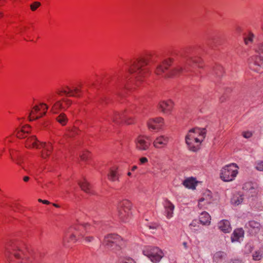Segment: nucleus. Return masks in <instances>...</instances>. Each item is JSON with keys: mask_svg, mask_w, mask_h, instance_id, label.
<instances>
[{"mask_svg": "<svg viewBox=\"0 0 263 263\" xmlns=\"http://www.w3.org/2000/svg\"><path fill=\"white\" fill-rule=\"evenodd\" d=\"M218 229L224 233H229L232 230L230 222L226 219L220 220L217 224Z\"/></svg>", "mask_w": 263, "mask_h": 263, "instance_id": "21", "label": "nucleus"}, {"mask_svg": "<svg viewBox=\"0 0 263 263\" xmlns=\"http://www.w3.org/2000/svg\"><path fill=\"white\" fill-rule=\"evenodd\" d=\"M213 201L212 193L209 190L206 191L202 197L199 200L198 206L200 208L208 209Z\"/></svg>", "mask_w": 263, "mask_h": 263, "instance_id": "12", "label": "nucleus"}, {"mask_svg": "<svg viewBox=\"0 0 263 263\" xmlns=\"http://www.w3.org/2000/svg\"><path fill=\"white\" fill-rule=\"evenodd\" d=\"M183 69L181 66H177L174 68L171 71L165 74V77H175L181 74L183 72Z\"/></svg>", "mask_w": 263, "mask_h": 263, "instance_id": "26", "label": "nucleus"}, {"mask_svg": "<svg viewBox=\"0 0 263 263\" xmlns=\"http://www.w3.org/2000/svg\"><path fill=\"white\" fill-rule=\"evenodd\" d=\"M140 163L142 164L145 163L148 161V159L146 157H142L140 159Z\"/></svg>", "mask_w": 263, "mask_h": 263, "instance_id": "44", "label": "nucleus"}, {"mask_svg": "<svg viewBox=\"0 0 263 263\" xmlns=\"http://www.w3.org/2000/svg\"><path fill=\"white\" fill-rule=\"evenodd\" d=\"M53 205L55 207H59V206L56 204H53Z\"/></svg>", "mask_w": 263, "mask_h": 263, "instance_id": "57", "label": "nucleus"}, {"mask_svg": "<svg viewBox=\"0 0 263 263\" xmlns=\"http://www.w3.org/2000/svg\"><path fill=\"white\" fill-rule=\"evenodd\" d=\"M157 227L155 225H154V226H149V229H153V230H155L156 229Z\"/></svg>", "mask_w": 263, "mask_h": 263, "instance_id": "49", "label": "nucleus"}, {"mask_svg": "<svg viewBox=\"0 0 263 263\" xmlns=\"http://www.w3.org/2000/svg\"><path fill=\"white\" fill-rule=\"evenodd\" d=\"M110 118L112 122L115 123H118V119H122L124 117L122 116V115L118 112H115L113 115L110 116Z\"/></svg>", "mask_w": 263, "mask_h": 263, "instance_id": "34", "label": "nucleus"}, {"mask_svg": "<svg viewBox=\"0 0 263 263\" xmlns=\"http://www.w3.org/2000/svg\"><path fill=\"white\" fill-rule=\"evenodd\" d=\"M255 168L259 171H263V161L258 160L255 163Z\"/></svg>", "mask_w": 263, "mask_h": 263, "instance_id": "37", "label": "nucleus"}, {"mask_svg": "<svg viewBox=\"0 0 263 263\" xmlns=\"http://www.w3.org/2000/svg\"><path fill=\"white\" fill-rule=\"evenodd\" d=\"M154 62V58L153 54H148L135 61L130 69V72L137 81L142 82L148 75V70L146 66Z\"/></svg>", "mask_w": 263, "mask_h": 263, "instance_id": "1", "label": "nucleus"}, {"mask_svg": "<svg viewBox=\"0 0 263 263\" xmlns=\"http://www.w3.org/2000/svg\"><path fill=\"white\" fill-rule=\"evenodd\" d=\"M26 146L27 147H35L36 148H42L43 149L41 155L43 158H47L50 154L52 148L50 143L39 142L34 136L30 137L27 139Z\"/></svg>", "mask_w": 263, "mask_h": 263, "instance_id": "4", "label": "nucleus"}, {"mask_svg": "<svg viewBox=\"0 0 263 263\" xmlns=\"http://www.w3.org/2000/svg\"><path fill=\"white\" fill-rule=\"evenodd\" d=\"M229 263H242L241 261L238 259L231 261Z\"/></svg>", "mask_w": 263, "mask_h": 263, "instance_id": "47", "label": "nucleus"}, {"mask_svg": "<svg viewBox=\"0 0 263 263\" xmlns=\"http://www.w3.org/2000/svg\"><path fill=\"white\" fill-rule=\"evenodd\" d=\"M88 152H84L83 154L81 155V158L82 160H85L87 159L88 157Z\"/></svg>", "mask_w": 263, "mask_h": 263, "instance_id": "43", "label": "nucleus"}, {"mask_svg": "<svg viewBox=\"0 0 263 263\" xmlns=\"http://www.w3.org/2000/svg\"><path fill=\"white\" fill-rule=\"evenodd\" d=\"M38 201H39V202H42V203H43V200H42V199H38Z\"/></svg>", "mask_w": 263, "mask_h": 263, "instance_id": "53", "label": "nucleus"}, {"mask_svg": "<svg viewBox=\"0 0 263 263\" xmlns=\"http://www.w3.org/2000/svg\"><path fill=\"white\" fill-rule=\"evenodd\" d=\"M23 180L24 181L27 182L29 180V178L28 176H25L24 177Z\"/></svg>", "mask_w": 263, "mask_h": 263, "instance_id": "51", "label": "nucleus"}, {"mask_svg": "<svg viewBox=\"0 0 263 263\" xmlns=\"http://www.w3.org/2000/svg\"><path fill=\"white\" fill-rule=\"evenodd\" d=\"M255 36L252 33H249L248 35L245 38V43L247 45L252 44Z\"/></svg>", "mask_w": 263, "mask_h": 263, "instance_id": "35", "label": "nucleus"}, {"mask_svg": "<svg viewBox=\"0 0 263 263\" xmlns=\"http://www.w3.org/2000/svg\"><path fill=\"white\" fill-rule=\"evenodd\" d=\"M248 226L250 228L252 229V231H253L254 233H257L260 230V223L255 221H249L248 223Z\"/></svg>", "mask_w": 263, "mask_h": 263, "instance_id": "30", "label": "nucleus"}, {"mask_svg": "<svg viewBox=\"0 0 263 263\" xmlns=\"http://www.w3.org/2000/svg\"><path fill=\"white\" fill-rule=\"evenodd\" d=\"M119 175L116 171L111 170L108 175V179L111 181H116L118 180Z\"/></svg>", "mask_w": 263, "mask_h": 263, "instance_id": "32", "label": "nucleus"}, {"mask_svg": "<svg viewBox=\"0 0 263 263\" xmlns=\"http://www.w3.org/2000/svg\"><path fill=\"white\" fill-rule=\"evenodd\" d=\"M77 129L76 128H74L70 132V134H69V136L71 137L73 135V134H77Z\"/></svg>", "mask_w": 263, "mask_h": 263, "instance_id": "45", "label": "nucleus"}, {"mask_svg": "<svg viewBox=\"0 0 263 263\" xmlns=\"http://www.w3.org/2000/svg\"><path fill=\"white\" fill-rule=\"evenodd\" d=\"M122 263H136V262L130 257H126L122 260Z\"/></svg>", "mask_w": 263, "mask_h": 263, "instance_id": "41", "label": "nucleus"}, {"mask_svg": "<svg viewBox=\"0 0 263 263\" xmlns=\"http://www.w3.org/2000/svg\"><path fill=\"white\" fill-rule=\"evenodd\" d=\"M123 241L121 237L117 234H111L106 236L103 242L107 249L118 250L123 245Z\"/></svg>", "mask_w": 263, "mask_h": 263, "instance_id": "6", "label": "nucleus"}, {"mask_svg": "<svg viewBox=\"0 0 263 263\" xmlns=\"http://www.w3.org/2000/svg\"><path fill=\"white\" fill-rule=\"evenodd\" d=\"M164 209V214L167 219H170L173 216L174 205L168 200L166 199L163 203Z\"/></svg>", "mask_w": 263, "mask_h": 263, "instance_id": "17", "label": "nucleus"}, {"mask_svg": "<svg viewBox=\"0 0 263 263\" xmlns=\"http://www.w3.org/2000/svg\"><path fill=\"white\" fill-rule=\"evenodd\" d=\"M201 60L200 58L194 57L191 58L189 61L187 62V64L189 65H197L199 64L201 62Z\"/></svg>", "mask_w": 263, "mask_h": 263, "instance_id": "36", "label": "nucleus"}, {"mask_svg": "<svg viewBox=\"0 0 263 263\" xmlns=\"http://www.w3.org/2000/svg\"><path fill=\"white\" fill-rule=\"evenodd\" d=\"M173 59L168 58L164 60L162 63L158 64L156 66L155 73L157 75H162L171 66Z\"/></svg>", "mask_w": 263, "mask_h": 263, "instance_id": "15", "label": "nucleus"}, {"mask_svg": "<svg viewBox=\"0 0 263 263\" xmlns=\"http://www.w3.org/2000/svg\"><path fill=\"white\" fill-rule=\"evenodd\" d=\"M84 231L86 232L87 230L83 225L75 226L71 228L66 234L65 237L63 238V242L64 245H66V239L68 238H69L70 241L76 242L81 238V237H83V232Z\"/></svg>", "mask_w": 263, "mask_h": 263, "instance_id": "8", "label": "nucleus"}, {"mask_svg": "<svg viewBox=\"0 0 263 263\" xmlns=\"http://www.w3.org/2000/svg\"><path fill=\"white\" fill-rule=\"evenodd\" d=\"M246 248H248L249 252H251L252 250V248L251 245H247L246 246Z\"/></svg>", "mask_w": 263, "mask_h": 263, "instance_id": "46", "label": "nucleus"}, {"mask_svg": "<svg viewBox=\"0 0 263 263\" xmlns=\"http://www.w3.org/2000/svg\"><path fill=\"white\" fill-rule=\"evenodd\" d=\"M131 174H131V173H130V172H128V173H127V175H128V176H131Z\"/></svg>", "mask_w": 263, "mask_h": 263, "instance_id": "56", "label": "nucleus"}, {"mask_svg": "<svg viewBox=\"0 0 263 263\" xmlns=\"http://www.w3.org/2000/svg\"><path fill=\"white\" fill-rule=\"evenodd\" d=\"M80 91V89L77 88H75L73 89H71L68 86H67L65 89H63L58 92L59 95H61V92L64 93L67 96L71 97H78L79 96V93Z\"/></svg>", "mask_w": 263, "mask_h": 263, "instance_id": "22", "label": "nucleus"}, {"mask_svg": "<svg viewBox=\"0 0 263 263\" xmlns=\"http://www.w3.org/2000/svg\"><path fill=\"white\" fill-rule=\"evenodd\" d=\"M163 124V119L162 118H157L151 119L147 122V126L149 129L159 130Z\"/></svg>", "mask_w": 263, "mask_h": 263, "instance_id": "19", "label": "nucleus"}, {"mask_svg": "<svg viewBox=\"0 0 263 263\" xmlns=\"http://www.w3.org/2000/svg\"><path fill=\"white\" fill-rule=\"evenodd\" d=\"M126 123H127V124H131V123H132V122H129V121H126Z\"/></svg>", "mask_w": 263, "mask_h": 263, "instance_id": "58", "label": "nucleus"}, {"mask_svg": "<svg viewBox=\"0 0 263 263\" xmlns=\"http://www.w3.org/2000/svg\"><path fill=\"white\" fill-rule=\"evenodd\" d=\"M244 237V231L242 228L235 229L232 233L231 237L232 242H240Z\"/></svg>", "mask_w": 263, "mask_h": 263, "instance_id": "20", "label": "nucleus"}, {"mask_svg": "<svg viewBox=\"0 0 263 263\" xmlns=\"http://www.w3.org/2000/svg\"><path fill=\"white\" fill-rule=\"evenodd\" d=\"M169 141L168 137L164 135L158 136L153 141V146L158 149L165 147Z\"/></svg>", "mask_w": 263, "mask_h": 263, "instance_id": "16", "label": "nucleus"}, {"mask_svg": "<svg viewBox=\"0 0 263 263\" xmlns=\"http://www.w3.org/2000/svg\"><path fill=\"white\" fill-rule=\"evenodd\" d=\"M173 107V102L171 100L161 101L158 105V108L165 114H169Z\"/></svg>", "mask_w": 263, "mask_h": 263, "instance_id": "18", "label": "nucleus"}, {"mask_svg": "<svg viewBox=\"0 0 263 263\" xmlns=\"http://www.w3.org/2000/svg\"><path fill=\"white\" fill-rule=\"evenodd\" d=\"M119 218L124 222H127L132 217L131 203L126 200L120 202L118 205Z\"/></svg>", "mask_w": 263, "mask_h": 263, "instance_id": "5", "label": "nucleus"}, {"mask_svg": "<svg viewBox=\"0 0 263 263\" xmlns=\"http://www.w3.org/2000/svg\"><path fill=\"white\" fill-rule=\"evenodd\" d=\"M227 254L223 251H217L213 256V261L215 263H221L226 257Z\"/></svg>", "mask_w": 263, "mask_h": 263, "instance_id": "24", "label": "nucleus"}, {"mask_svg": "<svg viewBox=\"0 0 263 263\" xmlns=\"http://www.w3.org/2000/svg\"><path fill=\"white\" fill-rule=\"evenodd\" d=\"M62 101L65 102L66 107L63 105L62 101H57L52 106L51 111L54 114H57L59 113L60 110L66 109V108L68 107L71 104V101L68 99H63Z\"/></svg>", "mask_w": 263, "mask_h": 263, "instance_id": "14", "label": "nucleus"}, {"mask_svg": "<svg viewBox=\"0 0 263 263\" xmlns=\"http://www.w3.org/2000/svg\"><path fill=\"white\" fill-rule=\"evenodd\" d=\"M40 5V2H35L30 5V8L32 11H35Z\"/></svg>", "mask_w": 263, "mask_h": 263, "instance_id": "40", "label": "nucleus"}, {"mask_svg": "<svg viewBox=\"0 0 263 263\" xmlns=\"http://www.w3.org/2000/svg\"><path fill=\"white\" fill-rule=\"evenodd\" d=\"M220 99L221 102H223L225 99L221 98Z\"/></svg>", "mask_w": 263, "mask_h": 263, "instance_id": "55", "label": "nucleus"}, {"mask_svg": "<svg viewBox=\"0 0 263 263\" xmlns=\"http://www.w3.org/2000/svg\"><path fill=\"white\" fill-rule=\"evenodd\" d=\"M56 120L62 125L64 126L68 121V118L64 113H61L57 118Z\"/></svg>", "mask_w": 263, "mask_h": 263, "instance_id": "29", "label": "nucleus"}, {"mask_svg": "<svg viewBox=\"0 0 263 263\" xmlns=\"http://www.w3.org/2000/svg\"><path fill=\"white\" fill-rule=\"evenodd\" d=\"M2 13H0V17L2 16Z\"/></svg>", "mask_w": 263, "mask_h": 263, "instance_id": "60", "label": "nucleus"}, {"mask_svg": "<svg viewBox=\"0 0 263 263\" xmlns=\"http://www.w3.org/2000/svg\"><path fill=\"white\" fill-rule=\"evenodd\" d=\"M29 126H25L22 127V128L20 130L17 129L16 131V136L20 138H24L26 137V135H27L29 133Z\"/></svg>", "mask_w": 263, "mask_h": 263, "instance_id": "28", "label": "nucleus"}, {"mask_svg": "<svg viewBox=\"0 0 263 263\" xmlns=\"http://www.w3.org/2000/svg\"><path fill=\"white\" fill-rule=\"evenodd\" d=\"M137 166H136V165L133 166L132 168V171H134L135 170H136L137 169Z\"/></svg>", "mask_w": 263, "mask_h": 263, "instance_id": "52", "label": "nucleus"}, {"mask_svg": "<svg viewBox=\"0 0 263 263\" xmlns=\"http://www.w3.org/2000/svg\"><path fill=\"white\" fill-rule=\"evenodd\" d=\"M146 139V138L143 136H139L135 139V146L138 150L145 151L148 149L151 143L147 141Z\"/></svg>", "mask_w": 263, "mask_h": 263, "instance_id": "13", "label": "nucleus"}, {"mask_svg": "<svg viewBox=\"0 0 263 263\" xmlns=\"http://www.w3.org/2000/svg\"><path fill=\"white\" fill-rule=\"evenodd\" d=\"M48 108V106L45 103H41L40 106H34L29 115L30 120L38 119L45 115Z\"/></svg>", "mask_w": 263, "mask_h": 263, "instance_id": "10", "label": "nucleus"}, {"mask_svg": "<svg viewBox=\"0 0 263 263\" xmlns=\"http://www.w3.org/2000/svg\"><path fill=\"white\" fill-rule=\"evenodd\" d=\"M252 135V134L250 132H246L243 133V136L245 138H250Z\"/></svg>", "mask_w": 263, "mask_h": 263, "instance_id": "42", "label": "nucleus"}, {"mask_svg": "<svg viewBox=\"0 0 263 263\" xmlns=\"http://www.w3.org/2000/svg\"><path fill=\"white\" fill-rule=\"evenodd\" d=\"M255 50L257 53L263 55V42L259 44L255 48Z\"/></svg>", "mask_w": 263, "mask_h": 263, "instance_id": "38", "label": "nucleus"}, {"mask_svg": "<svg viewBox=\"0 0 263 263\" xmlns=\"http://www.w3.org/2000/svg\"><path fill=\"white\" fill-rule=\"evenodd\" d=\"M205 135V128H194L190 130L185 137V142L189 149L193 152L197 151Z\"/></svg>", "mask_w": 263, "mask_h": 263, "instance_id": "2", "label": "nucleus"}, {"mask_svg": "<svg viewBox=\"0 0 263 263\" xmlns=\"http://www.w3.org/2000/svg\"><path fill=\"white\" fill-rule=\"evenodd\" d=\"M199 221L203 225H209L211 223V216L206 212H203L199 216Z\"/></svg>", "mask_w": 263, "mask_h": 263, "instance_id": "25", "label": "nucleus"}, {"mask_svg": "<svg viewBox=\"0 0 263 263\" xmlns=\"http://www.w3.org/2000/svg\"><path fill=\"white\" fill-rule=\"evenodd\" d=\"M253 260H260L263 257V248H260L256 251L252 255Z\"/></svg>", "mask_w": 263, "mask_h": 263, "instance_id": "31", "label": "nucleus"}, {"mask_svg": "<svg viewBox=\"0 0 263 263\" xmlns=\"http://www.w3.org/2000/svg\"><path fill=\"white\" fill-rule=\"evenodd\" d=\"M43 203L46 204H50V202L46 200H43Z\"/></svg>", "mask_w": 263, "mask_h": 263, "instance_id": "50", "label": "nucleus"}, {"mask_svg": "<svg viewBox=\"0 0 263 263\" xmlns=\"http://www.w3.org/2000/svg\"><path fill=\"white\" fill-rule=\"evenodd\" d=\"M183 184L188 189H194L196 185V182L194 178H189L183 181Z\"/></svg>", "mask_w": 263, "mask_h": 263, "instance_id": "27", "label": "nucleus"}, {"mask_svg": "<svg viewBox=\"0 0 263 263\" xmlns=\"http://www.w3.org/2000/svg\"><path fill=\"white\" fill-rule=\"evenodd\" d=\"M53 96H49L47 97V100L50 102H51V100L52 99Z\"/></svg>", "mask_w": 263, "mask_h": 263, "instance_id": "48", "label": "nucleus"}, {"mask_svg": "<svg viewBox=\"0 0 263 263\" xmlns=\"http://www.w3.org/2000/svg\"><path fill=\"white\" fill-rule=\"evenodd\" d=\"M6 251V256L10 263H29L24 251L21 249L17 243H11L7 247Z\"/></svg>", "mask_w": 263, "mask_h": 263, "instance_id": "3", "label": "nucleus"}, {"mask_svg": "<svg viewBox=\"0 0 263 263\" xmlns=\"http://www.w3.org/2000/svg\"><path fill=\"white\" fill-rule=\"evenodd\" d=\"M251 69L257 72L263 71V55L259 54L253 59V62L249 64Z\"/></svg>", "mask_w": 263, "mask_h": 263, "instance_id": "11", "label": "nucleus"}, {"mask_svg": "<svg viewBox=\"0 0 263 263\" xmlns=\"http://www.w3.org/2000/svg\"><path fill=\"white\" fill-rule=\"evenodd\" d=\"M261 28L262 31H263V21H262V25L261 26Z\"/></svg>", "mask_w": 263, "mask_h": 263, "instance_id": "54", "label": "nucleus"}, {"mask_svg": "<svg viewBox=\"0 0 263 263\" xmlns=\"http://www.w3.org/2000/svg\"><path fill=\"white\" fill-rule=\"evenodd\" d=\"M78 184L82 190L88 194L92 193L91 191V186L85 178L83 180L79 181Z\"/></svg>", "mask_w": 263, "mask_h": 263, "instance_id": "23", "label": "nucleus"}, {"mask_svg": "<svg viewBox=\"0 0 263 263\" xmlns=\"http://www.w3.org/2000/svg\"><path fill=\"white\" fill-rule=\"evenodd\" d=\"M85 227V228L86 229V230H87V226H88V225L87 224H86L85 226H84ZM84 232H85V231H84ZM87 232V231H86V232ZM84 232H83V237H81V238L83 237L85 240V241L86 242H90L91 241H92L93 240H94V237H92V236H84Z\"/></svg>", "mask_w": 263, "mask_h": 263, "instance_id": "39", "label": "nucleus"}, {"mask_svg": "<svg viewBox=\"0 0 263 263\" xmlns=\"http://www.w3.org/2000/svg\"><path fill=\"white\" fill-rule=\"evenodd\" d=\"M143 253L153 262H159L163 256L162 251L157 247H148L143 250Z\"/></svg>", "mask_w": 263, "mask_h": 263, "instance_id": "9", "label": "nucleus"}, {"mask_svg": "<svg viewBox=\"0 0 263 263\" xmlns=\"http://www.w3.org/2000/svg\"><path fill=\"white\" fill-rule=\"evenodd\" d=\"M183 245H184V246H186V242H183Z\"/></svg>", "mask_w": 263, "mask_h": 263, "instance_id": "59", "label": "nucleus"}, {"mask_svg": "<svg viewBox=\"0 0 263 263\" xmlns=\"http://www.w3.org/2000/svg\"><path fill=\"white\" fill-rule=\"evenodd\" d=\"M238 168L235 163L226 165L221 170L220 178L226 182L233 180L238 174Z\"/></svg>", "mask_w": 263, "mask_h": 263, "instance_id": "7", "label": "nucleus"}, {"mask_svg": "<svg viewBox=\"0 0 263 263\" xmlns=\"http://www.w3.org/2000/svg\"><path fill=\"white\" fill-rule=\"evenodd\" d=\"M243 198L241 196H235L231 199V203L235 205H238L242 203Z\"/></svg>", "mask_w": 263, "mask_h": 263, "instance_id": "33", "label": "nucleus"}]
</instances>
